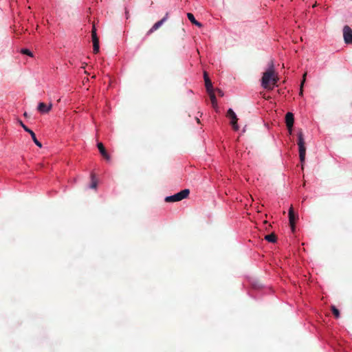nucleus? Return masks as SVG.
Segmentation results:
<instances>
[{
	"instance_id": "1",
	"label": "nucleus",
	"mask_w": 352,
	"mask_h": 352,
	"mask_svg": "<svg viewBox=\"0 0 352 352\" xmlns=\"http://www.w3.org/2000/svg\"><path fill=\"white\" fill-rule=\"evenodd\" d=\"M278 78L275 73L274 64L271 63L267 70L263 73L261 78V86L268 90H272L277 86Z\"/></svg>"
},
{
	"instance_id": "2",
	"label": "nucleus",
	"mask_w": 352,
	"mask_h": 352,
	"mask_svg": "<svg viewBox=\"0 0 352 352\" xmlns=\"http://www.w3.org/2000/svg\"><path fill=\"white\" fill-rule=\"evenodd\" d=\"M189 192L190 191L188 189L182 190L173 195L166 197L165 198V201L166 202H175L181 201L186 198L188 196Z\"/></svg>"
},
{
	"instance_id": "3",
	"label": "nucleus",
	"mask_w": 352,
	"mask_h": 352,
	"mask_svg": "<svg viewBox=\"0 0 352 352\" xmlns=\"http://www.w3.org/2000/svg\"><path fill=\"white\" fill-rule=\"evenodd\" d=\"M298 145L299 148L300 160L302 163L305 160L306 148L305 146V140L302 133L300 132L298 134Z\"/></svg>"
},
{
	"instance_id": "4",
	"label": "nucleus",
	"mask_w": 352,
	"mask_h": 352,
	"mask_svg": "<svg viewBox=\"0 0 352 352\" xmlns=\"http://www.w3.org/2000/svg\"><path fill=\"white\" fill-rule=\"evenodd\" d=\"M226 116L230 120V124L232 126V129L234 131H238L239 129V126L237 124L238 118L234 111L232 109H229L227 111Z\"/></svg>"
},
{
	"instance_id": "5",
	"label": "nucleus",
	"mask_w": 352,
	"mask_h": 352,
	"mask_svg": "<svg viewBox=\"0 0 352 352\" xmlns=\"http://www.w3.org/2000/svg\"><path fill=\"white\" fill-rule=\"evenodd\" d=\"M19 123L22 126V128L24 129V131H25L28 133H30L31 138H32L33 142L35 143V144L36 146H38V147L41 148L42 144L37 140L34 131H32L31 129H30L28 127H27V126L25 125L24 123L21 120H19Z\"/></svg>"
},
{
	"instance_id": "6",
	"label": "nucleus",
	"mask_w": 352,
	"mask_h": 352,
	"mask_svg": "<svg viewBox=\"0 0 352 352\" xmlns=\"http://www.w3.org/2000/svg\"><path fill=\"white\" fill-rule=\"evenodd\" d=\"M343 37L345 43L352 44V30L348 25H345L343 28Z\"/></svg>"
},
{
	"instance_id": "7",
	"label": "nucleus",
	"mask_w": 352,
	"mask_h": 352,
	"mask_svg": "<svg viewBox=\"0 0 352 352\" xmlns=\"http://www.w3.org/2000/svg\"><path fill=\"white\" fill-rule=\"evenodd\" d=\"M297 219H298V215L294 213L293 207L291 206L289 210V224L291 226L292 231H294L295 222Z\"/></svg>"
},
{
	"instance_id": "8",
	"label": "nucleus",
	"mask_w": 352,
	"mask_h": 352,
	"mask_svg": "<svg viewBox=\"0 0 352 352\" xmlns=\"http://www.w3.org/2000/svg\"><path fill=\"white\" fill-rule=\"evenodd\" d=\"M294 121V114L291 112L287 113V114L285 116V122H286V125L288 128L289 133H292Z\"/></svg>"
},
{
	"instance_id": "9",
	"label": "nucleus",
	"mask_w": 352,
	"mask_h": 352,
	"mask_svg": "<svg viewBox=\"0 0 352 352\" xmlns=\"http://www.w3.org/2000/svg\"><path fill=\"white\" fill-rule=\"evenodd\" d=\"M168 14L166 13L163 19H162L160 21H157L153 25V27L149 30L148 34H151L154 31L157 30L158 28H160L163 25V23L168 19Z\"/></svg>"
},
{
	"instance_id": "10",
	"label": "nucleus",
	"mask_w": 352,
	"mask_h": 352,
	"mask_svg": "<svg viewBox=\"0 0 352 352\" xmlns=\"http://www.w3.org/2000/svg\"><path fill=\"white\" fill-rule=\"evenodd\" d=\"M52 107V104L50 103L49 105L45 104L44 102H39L38 104V110L41 113H48Z\"/></svg>"
},
{
	"instance_id": "11",
	"label": "nucleus",
	"mask_w": 352,
	"mask_h": 352,
	"mask_svg": "<svg viewBox=\"0 0 352 352\" xmlns=\"http://www.w3.org/2000/svg\"><path fill=\"white\" fill-rule=\"evenodd\" d=\"M204 80L207 91L210 92L213 91L212 82L210 80L206 72H204Z\"/></svg>"
},
{
	"instance_id": "12",
	"label": "nucleus",
	"mask_w": 352,
	"mask_h": 352,
	"mask_svg": "<svg viewBox=\"0 0 352 352\" xmlns=\"http://www.w3.org/2000/svg\"><path fill=\"white\" fill-rule=\"evenodd\" d=\"M208 94L210 95V100H211L213 107L216 108L217 107V99H216V97H215V95H214L213 91L208 92Z\"/></svg>"
},
{
	"instance_id": "13",
	"label": "nucleus",
	"mask_w": 352,
	"mask_h": 352,
	"mask_svg": "<svg viewBox=\"0 0 352 352\" xmlns=\"http://www.w3.org/2000/svg\"><path fill=\"white\" fill-rule=\"evenodd\" d=\"M188 19L195 25L201 27V24L196 21L194 15L192 13L187 14Z\"/></svg>"
},
{
	"instance_id": "14",
	"label": "nucleus",
	"mask_w": 352,
	"mask_h": 352,
	"mask_svg": "<svg viewBox=\"0 0 352 352\" xmlns=\"http://www.w3.org/2000/svg\"><path fill=\"white\" fill-rule=\"evenodd\" d=\"M265 239L269 242L274 243L276 241V236L274 234H267L265 236Z\"/></svg>"
},
{
	"instance_id": "15",
	"label": "nucleus",
	"mask_w": 352,
	"mask_h": 352,
	"mask_svg": "<svg viewBox=\"0 0 352 352\" xmlns=\"http://www.w3.org/2000/svg\"><path fill=\"white\" fill-rule=\"evenodd\" d=\"M91 36H92L93 43L99 42L98 38L97 37V34H96V30L94 26H93V29L91 31Z\"/></svg>"
},
{
	"instance_id": "16",
	"label": "nucleus",
	"mask_w": 352,
	"mask_h": 352,
	"mask_svg": "<svg viewBox=\"0 0 352 352\" xmlns=\"http://www.w3.org/2000/svg\"><path fill=\"white\" fill-rule=\"evenodd\" d=\"M98 185V182L94 175H91V183L89 186L90 188L96 189Z\"/></svg>"
},
{
	"instance_id": "17",
	"label": "nucleus",
	"mask_w": 352,
	"mask_h": 352,
	"mask_svg": "<svg viewBox=\"0 0 352 352\" xmlns=\"http://www.w3.org/2000/svg\"><path fill=\"white\" fill-rule=\"evenodd\" d=\"M331 311L336 318H338L340 317V311L335 306H331Z\"/></svg>"
},
{
	"instance_id": "18",
	"label": "nucleus",
	"mask_w": 352,
	"mask_h": 352,
	"mask_svg": "<svg viewBox=\"0 0 352 352\" xmlns=\"http://www.w3.org/2000/svg\"><path fill=\"white\" fill-rule=\"evenodd\" d=\"M97 146L101 155L104 154V153L107 152L102 143L98 142Z\"/></svg>"
},
{
	"instance_id": "19",
	"label": "nucleus",
	"mask_w": 352,
	"mask_h": 352,
	"mask_svg": "<svg viewBox=\"0 0 352 352\" xmlns=\"http://www.w3.org/2000/svg\"><path fill=\"white\" fill-rule=\"evenodd\" d=\"M93 45H94V52L95 54L98 53L99 52V42H95V43H93Z\"/></svg>"
},
{
	"instance_id": "20",
	"label": "nucleus",
	"mask_w": 352,
	"mask_h": 352,
	"mask_svg": "<svg viewBox=\"0 0 352 352\" xmlns=\"http://www.w3.org/2000/svg\"><path fill=\"white\" fill-rule=\"evenodd\" d=\"M306 75H307V73H305L304 75H303V77H302V80L301 84H300V93H299V94L300 96H302V86H303V84H304V82L305 81Z\"/></svg>"
},
{
	"instance_id": "21",
	"label": "nucleus",
	"mask_w": 352,
	"mask_h": 352,
	"mask_svg": "<svg viewBox=\"0 0 352 352\" xmlns=\"http://www.w3.org/2000/svg\"><path fill=\"white\" fill-rule=\"evenodd\" d=\"M21 52L22 54H26L29 56H33L32 53L28 49H22Z\"/></svg>"
},
{
	"instance_id": "22",
	"label": "nucleus",
	"mask_w": 352,
	"mask_h": 352,
	"mask_svg": "<svg viewBox=\"0 0 352 352\" xmlns=\"http://www.w3.org/2000/svg\"><path fill=\"white\" fill-rule=\"evenodd\" d=\"M104 158H105L107 161H109L111 157L110 155L107 153V152L104 153V154L102 155Z\"/></svg>"
},
{
	"instance_id": "23",
	"label": "nucleus",
	"mask_w": 352,
	"mask_h": 352,
	"mask_svg": "<svg viewBox=\"0 0 352 352\" xmlns=\"http://www.w3.org/2000/svg\"><path fill=\"white\" fill-rule=\"evenodd\" d=\"M217 91H218L219 94L221 96H223V92H222V91H221V90L218 89V90H217Z\"/></svg>"
}]
</instances>
